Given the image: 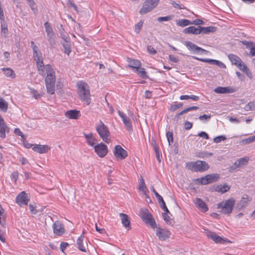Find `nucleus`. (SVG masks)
Wrapping results in <instances>:
<instances>
[{"instance_id": "58836bf2", "label": "nucleus", "mask_w": 255, "mask_h": 255, "mask_svg": "<svg viewBox=\"0 0 255 255\" xmlns=\"http://www.w3.org/2000/svg\"><path fill=\"white\" fill-rule=\"evenodd\" d=\"M63 46L64 48V52L65 53H66L68 55H69L71 52V44L69 42V41L68 42H65L64 43H62Z\"/></svg>"}, {"instance_id": "338daca9", "label": "nucleus", "mask_w": 255, "mask_h": 255, "mask_svg": "<svg viewBox=\"0 0 255 255\" xmlns=\"http://www.w3.org/2000/svg\"><path fill=\"white\" fill-rule=\"evenodd\" d=\"M198 135L200 137L205 138V139H209V138L208 134L204 131H201V132H199Z\"/></svg>"}, {"instance_id": "f3484780", "label": "nucleus", "mask_w": 255, "mask_h": 255, "mask_svg": "<svg viewBox=\"0 0 255 255\" xmlns=\"http://www.w3.org/2000/svg\"><path fill=\"white\" fill-rule=\"evenodd\" d=\"M205 234L208 238L211 239L217 244L223 243L225 241L221 237L211 231L206 230L205 232Z\"/></svg>"}, {"instance_id": "774afa93", "label": "nucleus", "mask_w": 255, "mask_h": 255, "mask_svg": "<svg viewBox=\"0 0 255 255\" xmlns=\"http://www.w3.org/2000/svg\"><path fill=\"white\" fill-rule=\"evenodd\" d=\"M28 2L29 5L33 10L35 9V2L33 0H26Z\"/></svg>"}, {"instance_id": "a19ab883", "label": "nucleus", "mask_w": 255, "mask_h": 255, "mask_svg": "<svg viewBox=\"0 0 255 255\" xmlns=\"http://www.w3.org/2000/svg\"><path fill=\"white\" fill-rule=\"evenodd\" d=\"M247 111L255 110V102H251L249 103L245 107Z\"/></svg>"}, {"instance_id": "052dcab7", "label": "nucleus", "mask_w": 255, "mask_h": 255, "mask_svg": "<svg viewBox=\"0 0 255 255\" xmlns=\"http://www.w3.org/2000/svg\"><path fill=\"white\" fill-rule=\"evenodd\" d=\"M147 50L149 53L153 55L156 54L157 52L156 50L151 46H148Z\"/></svg>"}, {"instance_id": "9d476101", "label": "nucleus", "mask_w": 255, "mask_h": 255, "mask_svg": "<svg viewBox=\"0 0 255 255\" xmlns=\"http://www.w3.org/2000/svg\"><path fill=\"white\" fill-rule=\"evenodd\" d=\"M94 149L95 152L100 157H105L108 152L107 146L102 142L95 145Z\"/></svg>"}, {"instance_id": "412c9836", "label": "nucleus", "mask_w": 255, "mask_h": 255, "mask_svg": "<svg viewBox=\"0 0 255 255\" xmlns=\"http://www.w3.org/2000/svg\"><path fill=\"white\" fill-rule=\"evenodd\" d=\"M128 66L132 69L135 71H138V68H140L141 63L139 61L137 60L132 59L128 58Z\"/></svg>"}, {"instance_id": "dca6fc26", "label": "nucleus", "mask_w": 255, "mask_h": 255, "mask_svg": "<svg viewBox=\"0 0 255 255\" xmlns=\"http://www.w3.org/2000/svg\"><path fill=\"white\" fill-rule=\"evenodd\" d=\"M114 155L117 158L123 160L127 157L128 152L121 146L118 145L115 147Z\"/></svg>"}, {"instance_id": "c03bdc74", "label": "nucleus", "mask_w": 255, "mask_h": 255, "mask_svg": "<svg viewBox=\"0 0 255 255\" xmlns=\"http://www.w3.org/2000/svg\"><path fill=\"white\" fill-rule=\"evenodd\" d=\"M166 137L169 143V145H170L173 143V133L172 131H168L166 132Z\"/></svg>"}, {"instance_id": "e433bc0d", "label": "nucleus", "mask_w": 255, "mask_h": 255, "mask_svg": "<svg viewBox=\"0 0 255 255\" xmlns=\"http://www.w3.org/2000/svg\"><path fill=\"white\" fill-rule=\"evenodd\" d=\"M48 40L49 42L50 45L53 46L55 44V40L54 37V34L53 31L47 34Z\"/></svg>"}, {"instance_id": "864d4df0", "label": "nucleus", "mask_w": 255, "mask_h": 255, "mask_svg": "<svg viewBox=\"0 0 255 255\" xmlns=\"http://www.w3.org/2000/svg\"><path fill=\"white\" fill-rule=\"evenodd\" d=\"M237 67L240 69V70L243 71L244 72H247L249 70L247 66L241 62Z\"/></svg>"}, {"instance_id": "6ab92c4d", "label": "nucleus", "mask_w": 255, "mask_h": 255, "mask_svg": "<svg viewBox=\"0 0 255 255\" xmlns=\"http://www.w3.org/2000/svg\"><path fill=\"white\" fill-rule=\"evenodd\" d=\"M214 91L218 94L233 93L236 91L235 88L232 87H220L215 88Z\"/></svg>"}, {"instance_id": "4d7b16f0", "label": "nucleus", "mask_w": 255, "mask_h": 255, "mask_svg": "<svg viewBox=\"0 0 255 255\" xmlns=\"http://www.w3.org/2000/svg\"><path fill=\"white\" fill-rule=\"evenodd\" d=\"M226 139V137L224 135H220L217 136L214 138V142L215 143H219L221 141H224Z\"/></svg>"}, {"instance_id": "f704fd0d", "label": "nucleus", "mask_w": 255, "mask_h": 255, "mask_svg": "<svg viewBox=\"0 0 255 255\" xmlns=\"http://www.w3.org/2000/svg\"><path fill=\"white\" fill-rule=\"evenodd\" d=\"M7 102L0 97V110H1L4 112H6L7 111Z\"/></svg>"}, {"instance_id": "4c0bfd02", "label": "nucleus", "mask_w": 255, "mask_h": 255, "mask_svg": "<svg viewBox=\"0 0 255 255\" xmlns=\"http://www.w3.org/2000/svg\"><path fill=\"white\" fill-rule=\"evenodd\" d=\"M138 189L142 191L143 193L145 195V197H148L146 193V187L145 185V183L142 178L140 179V183L138 186Z\"/></svg>"}, {"instance_id": "0eeeda50", "label": "nucleus", "mask_w": 255, "mask_h": 255, "mask_svg": "<svg viewBox=\"0 0 255 255\" xmlns=\"http://www.w3.org/2000/svg\"><path fill=\"white\" fill-rule=\"evenodd\" d=\"M33 57L34 60L36 63V67L38 71V73L42 76L45 75L44 68L45 65H44L43 61V58L42 57V54L39 51L33 52Z\"/></svg>"}, {"instance_id": "393cba45", "label": "nucleus", "mask_w": 255, "mask_h": 255, "mask_svg": "<svg viewBox=\"0 0 255 255\" xmlns=\"http://www.w3.org/2000/svg\"><path fill=\"white\" fill-rule=\"evenodd\" d=\"M249 160L248 157L245 156L242 158L238 159L234 163L235 168H239L242 166L246 165Z\"/></svg>"}, {"instance_id": "680f3d73", "label": "nucleus", "mask_w": 255, "mask_h": 255, "mask_svg": "<svg viewBox=\"0 0 255 255\" xmlns=\"http://www.w3.org/2000/svg\"><path fill=\"white\" fill-rule=\"evenodd\" d=\"M193 124L188 121H186L184 123L185 128L186 130L190 129L192 127Z\"/></svg>"}, {"instance_id": "49530a36", "label": "nucleus", "mask_w": 255, "mask_h": 255, "mask_svg": "<svg viewBox=\"0 0 255 255\" xmlns=\"http://www.w3.org/2000/svg\"><path fill=\"white\" fill-rule=\"evenodd\" d=\"M167 213H162V217L164 219V220L167 224L171 225L172 223V221L171 220L170 217L167 215Z\"/></svg>"}, {"instance_id": "79ce46f5", "label": "nucleus", "mask_w": 255, "mask_h": 255, "mask_svg": "<svg viewBox=\"0 0 255 255\" xmlns=\"http://www.w3.org/2000/svg\"><path fill=\"white\" fill-rule=\"evenodd\" d=\"M136 72H138V74L142 78L146 79L148 77L147 75H146L145 69H144L143 68H139L138 71Z\"/></svg>"}, {"instance_id": "20e7f679", "label": "nucleus", "mask_w": 255, "mask_h": 255, "mask_svg": "<svg viewBox=\"0 0 255 255\" xmlns=\"http://www.w3.org/2000/svg\"><path fill=\"white\" fill-rule=\"evenodd\" d=\"M186 167L194 172H202L208 170L209 166L205 161L197 160L194 162H187Z\"/></svg>"}, {"instance_id": "7c9ffc66", "label": "nucleus", "mask_w": 255, "mask_h": 255, "mask_svg": "<svg viewBox=\"0 0 255 255\" xmlns=\"http://www.w3.org/2000/svg\"><path fill=\"white\" fill-rule=\"evenodd\" d=\"M251 200V199L249 198L248 195H245L240 201L238 204L239 207L240 208H243L246 207Z\"/></svg>"}, {"instance_id": "473e14b6", "label": "nucleus", "mask_w": 255, "mask_h": 255, "mask_svg": "<svg viewBox=\"0 0 255 255\" xmlns=\"http://www.w3.org/2000/svg\"><path fill=\"white\" fill-rule=\"evenodd\" d=\"M4 74L7 77L11 78H14L15 77V73L14 71L9 68H3L2 69Z\"/></svg>"}, {"instance_id": "c85d7f7f", "label": "nucleus", "mask_w": 255, "mask_h": 255, "mask_svg": "<svg viewBox=\"0 0 255 255\" xmlns=\"http://www.w3.org/2000/svg\"><path fill=\"white\" fill-rule=\"evenodd\" d=\"M120 217L123 225L126 228L130 227V222L128 216L124 213H120Z\"/></svg>"}, {"instance_id": "5701e85b", "label": "nucleus", "mask_w": 255, "mask_h": 255, "mask_svg": "<svg viewBox=\"0 0 255 255\" xmlns=\"http://www.w3.org/2000/svg\"><path fill=\"white\" fill-rule=\"evenodd\" d=\"M65 116L70 119H78L80 116V113L79 111L76 110H71L67 111L65 113Z\"/></svg>"}, {"instance_id": "bb28decb", "label": "nucleus", "mask_w": 255, "mask_h": 255, "mask_svg": "<svg viewBox=\"0 0 255 255\" xmlns=\"http://www.w3.org/2000/svg\"><path fill=\"white\" fill-rule=\"evenodd\" d=\"M77 244L79 250L83 252H86V247L87 246V243H84L83 236H80L77 240Z\"/></svg>"}, {"instance_id": "c9c22d12", "label": "nucleus", "mask_w": 255, "mask_h": 255, "mask_svg": "<svg viewBox=\"0 0 255 255\" xmlns=\"http://www.w3.org/2000/svg\"><path fill=\"white\" fill-rule=\"evenodd\" d=\"M180 99L181 100H189L191 99L194 101H197L199 99V97L198 96L195 95H182L180 97Z\"/></svg>"}, {"instance_id": "de8ad7c7", "label": "nucleus", "mask_w": 255, "mask_h": 255, "mask_svg": "<svg viewBox=\"0 0 255 255\" xmlns=\"http://www.w3.org/2000/svg\"><path fill=\"white\" fill-rule=\"evenodd\" d=\"M143 22L142 21L138 22L134 27V31L136 33H139L142 26Z\"/></svg>"}, {"instance_id": "7ed1b4c3", "label": "nucleus", "mask_w": 255, "mask_h": 255, "mask_svg": "<svg viewBox=\"0 0 255 255\" xmlns=\"http://www.w3.org/2000/svg\"><path fill=\"white\" fill-rule=\"evenodd\" d=\"M96 129L102 140L109 143L111 142L110 132L108 128L103 123L102 121H100L99 124L96 126Z\"/></svg>"}, {"instance_id": "f03ea898", "label": "nucleus", "mask_w": 255, "mask_h": 255, "mask_svg": "<svg viewBox=\"0 0 255 255\" xmlns=\"http://www.w3.org/2000/svg\"><path fill=\"white\" fill-rule=\"evenodd\" d=\"M78 94L81 100L85 102L87 105L91 103L90 92L88 85L83 81H79L77 83Z\"/></svg>"}, {"instance_id": "cd10ccee", "label": "nucleus", "mask_w": 255, "mask_h": 255, "mask_svg": "<svg viewBox=\"0 0 255 255\" xmlns=\"http://www.w3.org/2000/svg\"><path fill=\"white\" fill-rule=\"evenodd\" d=\"M84 136L85 137L86 141L88 143V144L91 146L94 147V146L95 145V142L97 140L95 138V137L93 136L92 133H90L88 134L84 133Z\"/></svg>"}, {"instance_id": "423d86ee", "label": "nucleus", "mask_w": 255, "mask_h": 255, "mask_svg": "<svg viewBox=\"0 0 255 255\" xmlns=\"http://www.w3.org/2000/svg\"><path fill=\"white\" fill-rule=\"evenodd\" d=\"M139 216L146 224L149 225L153 229L155 228L156 222L147 209H141L139 212Z\"/></svg>"}, {"instance_id": "f8f14e48", "label": "nucleus", "mask_w": 255, "mask_h": 255, "mask_svg": "<svg viewBox=\"0 0 255 255\" xmlns=\"http://www.w3.org/2000/svg\"><path fill=\"white\" fill-rule=\"evenodd\" d=\"M185 45L189 50L192 51L193 53H204L206 54L209 52L208 51L197 46L194 43L190 41H186Z\"/></svg>"}, {"instance_id": "9b49d317", "label": "nucleus", "mask_w": 255, "mask_h": 255, "mask_svg": "<svg viewBox=\"0 0 255 255\" xmlns=\"http://www.w3.org/2000/svg\"><path fill=\"white\" fill-rule=\"evenodd\" d=\"M156 235L161 241H165L169 238L170 232L165 228H161L159 227H155Z\"/></svg>"}, {"instance_id": "f257e3e1", "label": "nucleus", "mask_w": 255, "mask_h": 255, "mask_svg": "<svg viewBox=\"0 0 255 255\" xmlns=\"http://www.w3.org/2000/svg\"><path fill=\"white\" fill-rule=\"evenodd\" d=\"M45 74H47L45 79V83L48 93L52 95L55 91L56 77L55 71L52 66L47 64L44 68Z\"/></svg>"}, {"instance_id": "09e8293b", "label": "nucleus", "mask_w": 255, "mask_h": 255, "mask_svg": "<svg viewBox=\"0 0 255 255\" xmlns=\"http://www.w3.org/2000/svg\"><path fill=\"white\" fill-rule=\"evenodd\" d=\"M1 32L3 33L4 34L6 33L8 31L7 24L5 20H3V21L1 22Z\"/></svg>"}, {"instance_id": "e2e57ef3", "label": "nucleus", "mask_w": 255, "mask_h": 255, "mask_svg": "<svg viewBox=\"0 0 255 255\" xmlns=\"http://www.w3.org/2000/svg\"><path fill=\"white\" fill-rule=\"evenodd\" d=\"M170 0V3L172 5V6L174 7L179 9H182L183 8V7L180 6L179 4L175 2L174 1L172 0Z\"/></svg>"}, {"instance_id": "4468645a", "label": "nucleus", "mask_w": 255, "mask_h": 255, "mask_svg": "<svg viewBox=\"0 0 255 255\" xmlns=\"http://www.w3.org/2000/svg\"><path fill=\"white\" fill-rule=\"evenodd\" d=\"M15 201L17 204L22 206L27 205L29 202V198L25 192L22 191L16 197Z\"/></svg>"}, {"instance_id": "4be33fe9", "label": "nucleus", "mask_w": 255, "mask_h": 255, "mask_svg": "<svg viewBox=\"0 0 255 255\" xmlns=\"http://www.w3.org/2000/svg\"><path fill=\"white\" fill-rule=\"evenodd\" d=\"M195 204L196 206L203 212H206L208 210L206 203L200 198H196Z\"/></svg>"}, {"instance_id": "6e6552de", "label": "nucleus", "mask_w": 255, "mask_h": 255, "mask_svg": "<svg viewBox=\"0 0 255 255\" xmlns=\"http://www.w3.org/2000/svg\"><path fill=\"white\" fill-rule=\"evenodd\" d=\"M219 178V175L218 174H208L204 177L196 179L195 182L198 184L207 185L216 182Z\"/></svg>"}, {"instance_id": "a211bd4d", "label": "nucleus", "mask_w": 255, "mask_h": 255, "mask_svg": "<svg viewBox=\"0 0 255 255\" xmlns=\"http://www.w3.org/2000/svg\"><path fill=\"white\" fill-rule=\"evenodd\" d=\"M50 149L48 145L34 144L32 149L39 153L43 154L47 153Z\"/></svg>"}, {"instance_id": "0e129e2a", "label": "nucleus", "mask_w": 255, "mask_h": 255, "mask_svg": "<svg viewBox=\"0 0 255 255\" xmlns=\"http://www.w3.org/2000/svg\"><path fill=\"white\" fill-rule=\"evenodd\" d=\"M14 132L16 134H17L19 136H20L22 138H25L24 135L23 134V133L21 131V130L19 128H15L14 129Z\"/></svg>"}, {"instance_id": "69168bd1", "label": "nucleus", "mask_w": 255, "mask_h": 255, "mask_svg": "<svg viewBox=\"0 0 255 255\" xmlns=\"http://www.w3.org/2000/svg\"><path fill=\"white\" fill-rule=\"evenodd\" d=\"M211 118V116L210 115H203L202 116H200L199 117V119L202 121V120H206V121H208V120H209Z\"/></svg>"}, {"instance_id": "ea45409f", "label": "nucleus", "mask_w": 255, "mask_h": 255, "mask_svg": "<svg viewBox=\"0 0 255 255\" xmlns=\"http://www.w3.org/2000/svg\"><path fill=\"white\" fill-rule=\"evenodd\" d=\"M255 141V135L247 138L243 139L241 142L243 144H249Z\"/></svg>"}, {"instance_id": "aec40b11", "label": "nucleus", "mask_w": 255, "mask_h": 255, "mask_svg": "<svg viewBox=\"0 0 255 255\" xmlns=\"http://www.w3.org/2000/svg\"><path fill=\"white\" fill-rule=\"evenodd\" d=\"M194 58L195 59H197L198 60L204 62H207L211 64L216 65L218 66L220 68H225V65L222 62L217 60H214V59H203V58H199L197 57H194Z\"/></svg>"}, {"instance_id": "603ef678", "label": "nucleus", "mask_w": 255, "mask_h": 255, "mask_svg": "<svg viewBox=\"0 0 255 255\" xmlns=\"http://www.w3.org/2000/svg\"><path fill=\"white\" fill-rule=\"evenodd\" d=\"M60 35L63 40H64L65 42H68L70 40L68 35L67 33L63 31L60 32Z\"/></svg>"}, {"instance_id": "a878e982", "label": "nucleus", "mask_w": 255, "mask_h": 255, "mask_svg": "<svg viewBox=\"0 0 255 255\" xmlns=\"http://www.w3.org/2000/svg\"><path fill=\"white\" fill-rule=\"evenodd\" d=\"M9 131V128L4 123L3 120L0 121V137L2 138L5 137V132Z\"/></svg>"}, {"instance_id": "ddd939ff", "label": "nucleus", "mask_w": 255, "mask_h": 255, "mask_svg": "<svg viewBox=\"0 0 255 255\" xmlns=\"http://www.w3.org/2000/svg\"><path fill=\"white\" fill-rule=\"evenodd\" d=\"M54 233L57 236H61L65 233L63 224L60 221H55L52 225Z\"/></svg>"}, {"instance_id": "bf43d9fd", "label": "nucleus", "mask_w": 255, "mask_h": 255, "mask_svg": "<svg viewBox=\"0 0 255 255\" xmlns=\"http://www.w3.org/2000/svg\"><path fill=\"white\" fill-rule=\"evenodd\" d=\"M203 23L204 21L202 20L199 19H196L193 21H191V24H194L197 25L203 24Z\"/></svg>"}, {"instance_id": "2eb2a0df", "label": "nucleus", "mask_w": 255, "mask_h": 255, "mask_svg": "<svg viewBox=\"0 0 255 255\" xmlns=\"http://www.w3.org/2000/svg\"><path fill=\"white\" fill-rule=\"evenodd\" d=\"M118 113L119 116L122 118L126 129L129 132H132V125L129 118L127 116H126L124 113L120 111H119Z\"/></svg>"}, {"instance_id": "5fc2aeb1", "label": "nucleus", "mask_w": 255, "mask_h": 255, "mask_svg": "<svg viewBox=\"0 0 255 255\" xmlns=\"http://www.w3.org/2000/svg\"><path fill=\"white\" fill-rule=\"evenodd\" d=\"M230 189V187L227 185H224V186H222L217 189L218 191L222 192L225 193L229 191Z\"/></svg>"}, {"instance_id": "8fccbe9b", "label": "nucleus", "mask_w": 255, "mask_h": 255, "mask_svg": "<svg viewBox=\"0 0 255 255\" xmlns=\"http://www.w3.org/2000/svg\"><path fill=\"white\" fill-rule=\"evenodd\" d=\"M44 27L45 29V31L46 32V34H48L49 33H50L53 31L52 27L50 26L49 23L48 22H46L44 24Z\"/></svg>"}, {"instance_id": "a18cd8bd", "label": "nucleus", "mask_w": 255, "mask_h": 255, "mask_svg": "<svg viewBox=\"0 0 255 255\" xmlns=\"http://www.w3.org/2000/svg\"><path fill=\"white\" fill-rule=\"evenodd\" d=\"M173 17V15H170L166 16L159 17L157 18V20L159 22L166 21L171 20Z\"/></svg>"}, {"instance_id": "39448f33", "label": "nucleus", "mask_w": 255, "mask_h": 255, "mask_svg": "<svg viewBox=\"0 0 255 255\" xmlns=\"http://www.w3.org/2000/svg\"><path fill=\"white\" fill-rule=\"evenodd\" d=\"M235 204V200L231 197L217 204V208L221 209V212L224 214H230L232 212Z\"/></svg>"}, {"instance_id": "6e6d98bb", "label": "nucleus", "mask_w": 255, "mask_h": 255, "mask_svg": "<svg viewBox=\"0 0 255 255\" xmlns=\"http://www.w3.org/2000/svg\"><path fill=\"white\" fill-rule=\"evenodd\" d=\"M243 45L246 46L247 48H249L250 49L255 44V43L248 41H242Z\"/></svg>"}, {"instance_id": "72a5a7b5", "label": "nucleus", "mask_w": 255, "mask_h": 255, "mask_svg": "<svg viewBox=\"0 0 255 255\" xmlns=\"http://www.w3.org/2000/svg\"><path fill=\"white\" fill-rule=\"evenodd\" d=\"M176 24L181 27H184L191 24V21L186 19H180L176 20Z\"/></svg>"}, {"instance_id": "1a4fd4ad", "label": "nucleus", "mask_w": 255, "mask_h": 255, "mask_svg": "<svg viewBox=\"0 0 255 255\" xmlns=\"http://www.w3.org/2000/svg\"><path fill=\"white\" fill-rule=\"evenodd\" d=\"M159 0H146L140 9V14H145L150 11L158 4Z\"/></svg>"}, {"instance_id": "37998d69", "label": "nucleus", "mask_w": 255, "mask_h": 255, "mask_svg": "<svg viewBox=\"0 0 255 255\" xmlns=\"http://www.w3.org/2000/svg\"><path fill=\"white\" fill-rule=\"evenodd\" d=\"M213 153L212 152H208L206 151H202L199 152L198 154V156L200 158H205L209 156H212L213 155Z\"/></svg>"}, {"instance_id": "3c124183", "label": "nucleus", "mask_w": 255, "mask_h": 255, "mask_svg": "<svg viewBox=\"0 0 255 255\" xmlns=\"http://www.w3.org/2000/svg\"><path fill=\"white\" fill-rule=\"evenodd\" d=\"M182 106H183V104L181 103L171 105L170 106V110L171 111H175L176 110H177V109H179L180 108H181V107H182Z\"/></svg>"}, {"instance_id": "2f4dec72", "label": "nucleus", "mask_w": 255, "mask_h": 255, "mask_svg": "<svg viewBox=\"0 0 255 255\" xmlns=\"http://www.w3.org/2000/svg\"><path fill=\"white\" fill-rule=\"evenodd\" d=\"M201 33L208 34L210 32H214L216 31V27L214 26L201 27L199 26Z\"/></svg>"}, {"instance_id": "13d9d810", "label": "nucleus", "mask_w": 255, "mask_h": 255, "mask_svg": "<svg viewBox=\"0 0 255 255\" xmlns=\"http://www.w3.org/2000/svg\"><path fill=\"white\" fill-rule=\"evenodd\" d=\"M5 229V227L4 228H3L2 226L1 227H0V240L3 242L4 243L5 242V238L4 237V233L3 231V229Z\"/></svg>"}, {"instance_id": "b1692460", "label": "nucleus", "mask_w": 255, "mask_h": 255, "mask_svg": "<svg viewBox=\"0 0 255 255\" xmlns=\"http://www.w3.org/2000/svg\"><path fill=\"white\" fill-rule=\"evenodd\" d=\"M200 26H198L197 27H195V26H191L188 27L187 28H185L183 30V33L185 34H199L201 33V31H200Z\"/></svg>"}, {"instance_id": "c756f323", "label": "nucleus", "mask_w": 255, "mask_h": 255, "mask_svg": "<svg viewBox=\"0 0 255 255\" xmlns=\"http://www.w3.org/2000/svg\"><path fill=\"white\" fill-rule=\"evenodd\" d=\"M228 58L233 64L238 66L241 62H242L241 59L238 56L230 54L228 55Z\"/></svg>"}]
</instances>
